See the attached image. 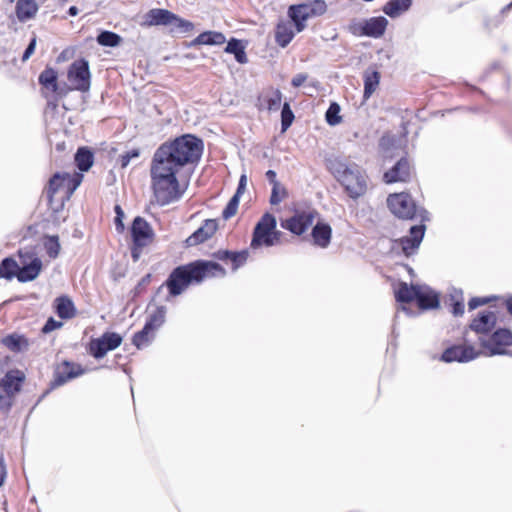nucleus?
<instances>
[{"instance_id":"nucleus-51","label":"nucleus","mask_w":512,"mask_h":512,"mask_svg":"<svg viewBox=\"0 0 512 512\" xmlns=\"http://www.w3.org/2000/svg\"><path fill=\"white\" fill-rule=\"evenodd\" d=\"M115 226L118 233H123L125 230V226L123 223L124 213L122 208L119 205L115 206Z\"/></svg>"},{"instance_id":"nucleus-19","label":"nucleus","mask_w":512,"mask_h":512,"mask_svg":"<svg viewBox=\"0 0 512 512\" xmlns=\"http://www.w3.org/2000/svg\"><path fill=\"white\" fill-rule=\"evenodd\" d=\"M212 257L226 264L230 263L231 270L235 272L246 264L250 257V252L248 249H244L241 251L219 249L212 254Z\"/></svg>"},{"instance_id":"nucleus-31","label":"nucleus","mask_w":512,"mask_h":512,"mask_svg":"<svg viewBox=\"0 0 512 512\" xmlns=\"http://www.w3.org/2000/svg\"><path fill=\"white\" fill-rule=\"evenodd\" d=\"M54 309L61 319H71L76 316L75 305L66 295L59 296L54 300Z\"/></svg>"},{"instance_id":"nucleus-43","label":"nucleus","mask_w":512,"mask_h":512,"mask_svg":"<svg viewBox=\"0 0 512 512\" xmlns=\"http://www.w3.org/2000/svg\"><path fill=\"white\" fill-rule=\"evenodd\" d=\"M289 196L287 188L281 183H274L272 186V191L270 195V204L278 205Z\"/></svg>"},{"instance_id":"nucleus-50","label":"nucleus","mask_w":512,"mask_h":512,"mask_svg":"<svg viewBox=\"0 0 512 512\" xmlns=\"http://www.w3.org/2000/svg\"><path fill=\"white\" fill-rule=\"evenodd\" d=\"M139 156H140L139 148H134V149L127 151L125 154H123L119 157V163H120L121 168H126L132 159L138 158Z\"/></svg>"},{"instance_id":"nucleus-29","label":"nucleus","mask_w":512,"mask_h":512,"mask_svg":"<svg viewBox=\"0 0 512 512\" xmlns=\"http://www.w3.org/2000/svg\"><path fill=\"white\" fill-rule=\"evenodd\" d=\"M313 243L321 248L329 246L332 237V228L329 224L324 222H318L311 232Z\"/></svg>"},{"instance_id":"nucleus-47","label":"nucleus","mask_w":512,"mask_h":512,"mask_svg":"<svg viewBox=\"0 0 512 512\" xmlns=\"http://www.w3.org/2000/svg\"><path fill=\"white\" fill-rule=\"evenodd\" d=\"M294 120V113L290 108L289 103L285 102L281 111V127L282 130H287Z\"/></svg>"},{"instance_id":"nucleus-32","label":"nucleus","mask_w":512,"mask_h":512,"mask_svg":"<svg viewBox=\"0 0 512 512\" xmlns=\"http://www.w3.org/2000/svg\"><path fill=\"white\" fill-rule=\"evenodd\" d=\"M419 285H408L405 282H401L398 289L395 291L396 301L400 303H411L417 299L419 291Z\"/></svg>"},{"instance_id":"nucleus-18","label":"nucleus","mask_w":512,"mask_h":512,"mask_svg":"<svg viewBox=\"0 0 512 512\" xmlns=\"http://www.w3.org/2000/svg\"><path fill=\"white\" fill-rule=\"evenodd\" d=\"M425 225H415L410 228L409 236H404L396 241L405 256L413 255L420 246L425 234Z\"/></svg>"},{"instance_id":"nucleus-44","label":"nucleus","mask_w":512,"mask_h":512,"mask_svg":"<svg viewBox=\"0 0 512 512\" xmlns=\"http://www.w3.org/2000/svg\"><path fill=\"white\" fill-rule=\"evenodd\" d=\"M44 248L50 258H56L60 252L58 236H46L44 239Z\"/></svg>"},{"instance_id":"nucleus-35","label":"nucleus","mask_w":512,"mask_h":512,"mask_svg":"<svg viewBox=\"0 0 512 512\" xmlns=\"http://www.w3.org/2000/svg\"><path fill=\"white\" fill-rule=\"evenodd\" d=\"M58 74L52 67H46L39 75V84L53 93L58 91Z\"/></svg>"},{"instance_id":"nucleus-14","label":"nucleus","mask_w":512,"mask_h":512,"mask_svg":"<svg viewBox=\"0 0 512 512\" xmlns=\"http://www.w3.org/2000/svg\"><path fill=\"white\" fill-rule=\"evenodd\" d=\"M317 216L318 212L315 210L296 211L293 216L281 220V227L300 236L312 226Z\"/></svg>"},{"instance_id":"nucleus-30","label":"nucleus","mask_w":512,"mask_h":512,"mask_svg":"<svg viewBox=\"0 0 512 512\" xmlns=\"http://www.w3.org/2000/svg\"><path fill=\"white\" fill-rule=\"evenodd\" d=\"M226 42V37L223 33L218 31H204L193 39L189 47H196L201 45H222Z\"/></svg>"},{"instance_id":"nucleus-38","label":"nucleus","mask_w":512,"mask_h":512,"mask_svg":"<svg viewBox=\"0 0 512 512\" xmlns=\"http://www.w3.org/2000/svg\"><path fill=\"white\" fill-rule=\"evenodd\" d=\"M93 153L87 147H80L75 154V163L80 171H88L93 165Z\"/></svg>"},{"instance_id":"nucleus-57","label":"nucleus","mask_w":512,"mask_h":512,"mask_svg":"<svg viewBox=\"0 0 512 512\" xmlns=\"http://www.w3.org/2000/svg\"><path fill=\"white\" fill-rule=\"evenodd\" d=\"M7 477L6 465L3 456L0 455V487L3 486Z\"/></svg>"},{"instance_id":"nucleus-7","label":"nucleus","mask_w":512,"mask_h":512,"mask_svg":"<svg viewBox=\"0 0 512 512\" xmlns=\"http://www.w3.org/2000/svg\"><path fill=\"white\" fill-rule=\"evenodd\" d=\"M327 12V4L324 0H310L301 4H294L288 8V17L294 22L296 32H302L306 28L308 19L319 17Z\"/></svg>"},{"instance_id":"nucleus-55","label":"nucleus","mask_w":512,"mask_h":512,"mask_svg":"<svg viewBox=\"0 0 512 512\" xmlns=\"http://www.w3.org/2000/svg\"><path fill=\"white\" fill-rule=\"evenodd\" d=\"M451 312L454 316H462L464 314V303L462 301H454Z\"/></svg>"},{"instance_id":"nucleus-58","label":"nucleus","mask_w":512,"mask_h":512,"mask_svg":"<svg viewBox=\"0 0 512 512\" xmlns=\"http://www.w3.org/2000/svg\"><path fill=\"white\" fill-rule=\"evenodd\" d=\"M265 175L268 181L272 184V186L274 185V183H279L276 179L277 175L274 170H268Z\"/></svg>"},{"instance_id":"nucleus-23","label":"nucleus","mask_w":512,"mask_h":512,"mask_svg":"<svg viewBox=\"0 0 512 512\" xmlns=\"http://www.w3.org/2000/svg\"><path fill=\"white\" fill-rule=\"evenodd\" d=\"M493 303V307H506L508 313L512 316V295L508 297L502 296H488V297H473L468 302L469 310H474L483 305Z\"/></svg>"},{"instance_id":"nucleus-27","label":"nucleus","mask_w":512,"mask_h":512,"mask_svg":"<svg viewBox=\"0 0 512 512\" xmlns=\"http://www.w3.org/2000/svg\"><path fill=\"white\" fill-rule=\"evenodd\" d=\"M416 302L420 310H432L440 305L439 295L432 289L422 286L419 288Z\"/></svg>"},{"instance_id":"nucleus-45","label":"nucleus","mask_w":512,"mask_h":512,"mask_svg":"<svg viewBox=\"0 0 512 512\" xmlns=\"http://www.w3.org/2000/svg\"><path fill=\"white\" fill-rule=\"evenodd\" d=\"M339 113L340 106L335 102L331 103L325 114L327 123L332 126L339 124L342 121Z\"/></svg>"},{"instance_id":"nucleus-21","label":"nucleus","mask_w":512,"mask_h":512,"mask_svg":"<svg viewBox=\"0 0 512 512\" xmlns=\"http://www.w3.org/2000/svg\"><path fill=\"white\" fill-rule=\"evenodd\" d=\"M26 380L25 373L19 369L9 370L0 380L2 390L14 397L22 390Z\"/></svg>"},{"instance_id":"nucleus-48","label":"nucleus","mask_w":512,"mask_h":512,"mask_svg":"<svg viewBox=\"0 0 512 512\" xmlns=\"http://www.w3.org/2000/svg\"><path fill=\"white\" fill-rule=\"evenodd\" d=\"M175 28L183 33H189L194 30V24L186 19H183L179 17L177 14H175V19H172V24Z\"/></svg>"},{"instance_id":"nucleus-5","label":"nucleus","mask_w":512,"mask_h":512,"mask_svg":"<svg viewBox=\"0 0 512 512\" xmlns=\"http://www.w3.org/2000/svg\"><path fill=\"white\" fill-rule=\"evenodd\" d=\"M283 233L277 230L276 217L266 212L259 221L256 223L250 242L251 249H258L261 247H272L281 243Z\"/></svg>"},{"instance_id":"nucleus-2","label":"nucleus","mask_w":512,"mask_h":512,"mask_svg":"<svg viewBox=\"0 0 512 512\" xmlns=\"http://www.w3.org/2000/svg\"><path fill=\"white\" fill-rule=\"evenodd\" d=\"M226 275V269L218 262L195 260L174 268L166 281L158 288L157 293L166 287L168 290L166 300H169L182 294L190 284H199L207 278H223Z\"/></svg>"},{"instance_id":"nucleus-16","label":"nucleus","mask_w":512,"mask_h":512,"mask_svg":"<svg viewBox=\"0 0 512 512\" xmlns=\"http://www.w3.org/2000/svg\"><path fill=\"white\" fill-rule=\"evenodd\" d=\"M415 175L414 168L407 157H401L390 169L383 174L385 184L408 183Z\"/></svg>"},{"instance_id":"nucleus-53","label":"nucleus","mask_w":512,"mask_h":512,"mask_svg":"<svg viewBox=\"0 0 512 512\" xmlns=\"http://www.w3.org/2000/svg\"><path fill=\"white\" fill-rule=\"evenodd\" d=\"M35 47H36V37L34 36L28 47L26 48V50L24 51L23 53V56H22V61L25 62L26 60H28L30 58V56L34 53L35 51Z\"/></svg>"},{"instance_id":"nucleus-15","label":"nucleus","mask_w":512,"mask_h":512,"mask_svg":"<svg viewBox=\"0 0 512 512\" xmlns=\"http://www.w3.org/2000/svg\"><path fill=\"white\" fill-rule=\"evenodd\" d=\"M489 306L488 309L478 312L468 325V329L475 332L479 337H487L497 324V311L492 310L493 305L489 304Z\"/></svg>"},{"instance_id":"nucleus-26","label":"nucleus","mask_w":512,"mask_h":512,"mask_svg":"<svg viewBox=\"0 0 512 512\" xmlns=\"http://www.w3.org/2000/svg\"><path fill=\"white\" fill-rule=\"evenodd\" d=\"M39 11V5L35 0H17L15 14L19 22L25 23L34 19Z\"/></svg>"},{"instance_id":"nucleus-9","label":"nucleus","mask_w":512,"mask_h":512,"mask_svg":"<svg viewBox=\"0 0 512 512\" xmlns=\"http://www.w3.org/2000/svg\"><path fill=\"white\" fill-rule=\"evenodd\" d=\"M123 337L114 331H106L100 337L91 338L87 344V353L95 359L104 358L108 352L117 349Z\"/></svg>"},{"instance_id":"nucleus-13","label":"nucleus","mask_w":512,"mask_h":512,"mask_svg":"<svg viewBox=\"0 0 512 512\" xmlns=\"http://www.w3.org/2000/svg\"><path fill=\"white\" fill-rule=\"evenodd\" d=\"M67 78L73 90L87 92L91 85L89 63L84 58L75 60L68 68Z\"/></svg>"},{"instance_id":"nucleus-59","label":"nucleus","mask_w":512,"mask_h":512,"mask_svg":"<svg viewBox=\"0 0 512 512\" xmlns=\"http://www.w3.org/2000/svg\"><path fill=\"white\" fill-rule=\"evenodd\" d=\"M79 13V10L76 6H71L68 10V14L70 16H76Z\"/></svg>"},{"instance_id":"nucleus-1","label":"nucleus","mask_w":512,"mask_h":512,"mask_svg":"<svg viewBox=\"0 0 512 512\" xmlns=\"http://www.w3.org/2000/svg\"><path fill=\"white\" fill-rule=\"evenodd\" d=\"M203 151V140L193 134H184L159 145L149 170L151 189L159 205H168L181 198L183 190L178 177L199 163Z\"/></svg>"},{"instance_id":"nucleus-54","label":"nucleus","mask_w":512,"mask_h":512,"mask_svg":"<svg viewBox=\"0 0 512 512\" xmlns=\"http://www.w3.org/2000/svg\"><path fill=\"white\" fill-rule=\"evenodd\" d=\"M307 79H308L307 74H304V73L296 74L291 80V85L295 88H298V87L302 86L306 82Z\"/></svg>"},{"instance_id":"nucleus-33","label":"nucleus","mask_w":512,"mask_h":512,"mask_svg":"<svg viewBox=\"0 0 512 512\" xmlns=\"http://www.w3.org/2000/svg\"><path fill=\"white\" fill-rule=\"evenodd\" d=\"M2 343L7 349L15 353L27 350L29 347V340L24 335L16 333L4 337Z\"/></svg>"},{"instance_id":"nucleus-17","label":"nucleus","mask_w":512,"mask_h":512,"mask_svg":"<svg viewBox=\"0 0 512 512\" xmlns=\"http://www.w3.org/2000/svg\"><path fill=\"white\" fill-rule=\"evenodd\" d=\"M481 352L471 344H458L446 348L442 355L441 360L446 363L451 362H469L476 359Z\"/></svg>"},{"instance_id":"nucleus-28","label":"nucleus","mask_w":512,"mask_h":512,"mask_svg":"<svg viewBox=\"0 0 512 512\" xmlns=\"http://www.w3.org/2000/svg\"><path fill=\"white\" fill-rule=\"evenodd\" d=\"M42 270V262L39 258L35 257L29 264H24L22 267L18 266L17 280L25 283L33 281L38 277Z\"/></svg>"},{"instance_id":"nucleus-20","label":"nucleus","mask_w":512,"mask_h":512,"mask_svg":"<svg viewBox=\"0 0 512 512\" xmlns=\"http://www.w3.org/2000/svg\"><path fill=\"white\" fill-rule=\"evenodd\" d=\"M282 102V93L279 89L269 86L263 89L256 102L258 110L278 111Z\"/></svg>"},{"instance_id":"nucleus-24","label":"nucleus","mask_w":512,"mask_h":512,"mask_svg":"<svg viewBox=\"0 0 512 512\" xmlns=\"http://www.w3.org/2000/svg\"><path fill=\"white\" fill-rule=\"evenodd\" d=\"M294 22L289 20H280L274 31V39L278 46L285 48L293 40L296 34Z\"/></svg>"},{"instance_id":"nucleus-37","label":"nucleus","mask_w":512,"mask_h":512,"mask_svg":"<svg viewBox=\"0 0 512 512\" xmlns=\"http://www.w3.org/2000/svg\"><path fill=\"white\" fill-rule=\"evenodd\" d=\"M166 308L158 306L146 319L144 326L151 331H157L165 322Z\"/></svg>"},{"instance_id":"nucleus-52","label":"nucleus","mask_w":512,"mask_h":512,"mask_svg":"<svg viewBox=\"0 0 512 512\" xmlns=\"http://www.w3.org/2000/svg\"><path fill=\"white\" fill-rule=\"evenodd\" d=\"M62 322L56 321L54 318L50 317L42 328V333L47 334L56 329L61 328Z\"/></svg>"},{"instance_id":"nucleus-60","label":"nucleus","mask_w":512,"mask_h":512,"mask_svg":"<svg viewBox=\"0 0 512 512\" xmlns=\"http://www.w3.org/2000/svg\"><path fill=\"white\" fill-rule=\"evenodd\" d=\"M150 274H147L145 277L142 278V283H148L150 281Z\"/></svg>"},{"instance_id":"nucleus-36","label":"nucleus","mask_w":512,"mask_h":512,"mask_svg":"<svg viewBox=\"0 0 512 512\" xmlns=\"http://www.w3.org/2000/svg\"><path fill=\"white\" fill-rule=\"evenodd\" d=\"M380 83V73L373 69L367 70L364 74V93L365 99H369L376 91Z\"/></svg>"},{"instance_id":"nucleus-40","label":"nucleus","mask_w":512,"mask_h":512,"mask_svg":"<svg viewBox=\"0 0 512 512\" xmlns=\"http://www.w3.org/2000/svg\"><path fill=\"white\" fill-rule=\"evenodd\" d=\"M156 332L147 329L146 326L142 328V330L136 332L132 337V344L136 346L137 349H143L147 347L155 338Z\"/></svg>"},{"instance_id":"nucleus-46","label":"nucleus","mask_w":512,"mask_h":512,"mask_svg":"<svg viewBox=\"0 0 512 512\" xmlns=\"http://www.w3.org/2000/svg\"><path fill=\"white\" fill-rule=\"evenodd\" d=\"M239 202L240 197H238V195H233L222 211V217L224 220H228L237 214Z\"/></svg>"},{"instance_id":"nucleus-56","label":"nucleus","mask_w":512,"mask_h":512,"mask_svg":"<svg viewBox=\"0 0 512 512\" xmlns=\"http://www.w3.org/2000/svg\"><path fill=\"white\" fill-rule=\"evenodd\" d=\"M246 184H247V177H246V175L243 174V175H241V177L239 179L238 187H237V190L234 195H238V197H241V195L245 191Z\"/></svg>"},{"instance_id":"nucleus-22","label":"nucleus","mask_w":512,"mask_h":512,"mask_svg":"<svg viewBox=\"0 0 512 512\" xmlns=\"http://www.w3.org/2000/svg\"><path fill=\"white\" fill-rule=\"evenodd\" d=\"M218 223L215 219H207L185 241L188 247L196 246L210 239L217 231Z\"/></svg>"},{"instance_id":"nucleus-6","label":"nucleus","mask_w":512,"mask_h":512,"mask_svg":"<svg viewBox=\"0 0 512 512\" xmlns=\"http://www.w3.org/2000/svg\"><path fill=\"white\" fill-rule=\"evenodd\" d=\"M131 245L130 252L131 258L137 262L144 250L151 246L156 239V234L151 224L141 216L133 219L130 227Z\"/></svg>"},{"instance_id":"nucleus-61","label":"nucleus","mask_w":512,"mask_h":512,"mask_svg":"<svg viewBox=\"0 0 512 512\" xmlns=\"http://www.w3.org/2000/svg\"><path fill=\"white\" fill-rule=\"evenodd\" d=\"M10 2H13L14 0H9Z\"/></svg>"},{"instance_id":"nucleus-25","label":"nucleus","mask_w":512,"mask_h":512,"mask_svg":"<svg viewBox=\"0 0 512 512\" xmlns=\"http://www.w3.org/2000/svg\"><path fill=\"white\" fill-rule=\"evenodd\" d=\"M172 19H175V13L162 8L150 9L145 14V24L148 26L171 25Z\"/></svg>"},{"instance_id":"nucleus-12","label":"nucleus","mask_w":512,"mask_h":512,"mask_svg":"<svg viewBox=\"0 0 512 512\" xmlns=\"http://www.w3.org/2000/svg\"><path fill=\"white\" fill-rule=\"evenodd\" d=\"M387 206L398 218L412 220L417 215V206L411 195L407 192L389 194Z\"/></svg>"},{"instance_id":"nucleus-8","label":"nucleus","mask_w":512,"mask_h":512,"mask_svg":"<svg viewBox=\"0 0 512 512\" xmlns=\"http://www.w3.org/2000/svg\"><path fill=\"white\" fill-rule=\"evenodd\" d=\"M480 346L488 356L510 355L512 331L508 328L493 330L487 337H479Z\"/></svg>"},{"instance_id":"nucleus-42","label":"nucleus","mask_w":512,"mask_h":512,"mask_svg":"<svg viewBox=\"0 0 512 512\" xmlns=\"http://www.w3.org/2000/svg\"><path fill=\"white\" fill-rule=\"evenodd\" d=\"M121 41L120 35L112 31H102L97 36L98 44L105 47H116Z\"/></svg>"},{"instance_id":"nucleus-4","label":"nucleus","mask_w":512,"mask_h":512,"mask_svg":"<svg viewBox=\"0 0 512 512\" xmlns=\"http://www.w3.org/2000/svg\"><path fill=\"white\" fill-rule=\"evenodd\" d=\"M82 180L83 175L78 172L72 175L69 173H55L44 190L49 206L56 210L57 208L54 207L55 201H59L60 206H62L64 201L70 199Z\"/></svg>"},{"instance_id":"nucleus-41","label":"nucleus","mask_w":512,"mask_h":512,"mask_svg":"<svg viewBox=\"0 0 512 512\" xmlns=\"http://www.w3.org/2000/svg\"><path fill=\"white\" fill-rule=\"evenodd\" d=\"M18 263L11 257L3 259L0 263V278L11 280L17 277Z\"/></svg>"},{"instance_id":"nucleus-3","label":"nucleus","mask_w":512,"mask_h":512,"mask_svg":"<svg viewBox=\"0 0 512 512\" xmlns=\"http://www.w3.org/2000/svg\"><path fill=\"white\" fill-rule=\"evenodd\" d=\"M335 178L347 195L354 200L365 195L368 190V176L356 163H339L335 170Z\"/></svg>"},{"instance_id":"nucleus-39","label":"nucleus","mask_w":512,"mask_h":512,"mask_svg":"<svg viewBox=\"0 0 512 512\" xmlns=\"http://www.w3.org/2000/svg\"><path fill=\"white\" fill-rule=\"evenodd\" d=\"M225 52L233 54L238 63L245 64L248 61L245 47L242 45L241 41L235 38L228 41Z\"/></svg>"},{"instance_id":"nucleus-11","label":"nucleus","mask_w":512,"mask_h":512,"mask_svg":"<svg viewBox=\"0 0 512 512\" xmlns=\"http://www.w3.org/2000/svg\"><path fill=\"white\" fill-rule=\"evenodd\" d=\"M387 25L388 20L385 17H371L364 21H351L348 25V31L356 37L380 38L384 35Z\"/></svg>"},{"instance_id":"nucleus-10","label":"nucleus","mask_w":512,"mask_h":512,"mask_svg":"<svg viewBox=\"0 0 512 512\" xmlns=\"http://www.w3.org/2000/svg\"><path fill=\"white\" fill-rule=\"evenodd\" d=\"M85 369L78 363L63 360L56 364L53 370V377L49 383L48 390L43 394V397L50 393L52 390L61 387L69 381L82 376Z\"/></svg>"},{"instance_id":"nucleus-34","label":"nucleus","mask_w":512,"mask_h":512,"mask_svg":"<svg viewBox=\"0 0 512 512\" xmlns=\"http://www.w3.org/2000/svg\"><path fill=\"white\" fill-rule=\"evenodd\" d=\"M412 5V0H389L382 8L390 18H396L406 12Z\"/></svg>"},{"instance_id":"nucleus-49","label":"nucleus","mask_w":512,"mask_h":512,"mask_svg":"<svg viewBox=\"0 0 512 512\" xmlns=\"http://www.w3.org/2000/svg\"><path fill=\"white\" fill-rule=\"evenodd\" d=\"M15 397L6 393L0 392V411L8 413L14 404Z\"/></svg>"}]
</instances>
